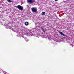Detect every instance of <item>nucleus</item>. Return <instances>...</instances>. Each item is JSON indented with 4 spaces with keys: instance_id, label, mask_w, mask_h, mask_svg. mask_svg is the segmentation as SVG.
Listing matches in <instances>:
<instances>
[{
    "instance_id": "1",
    "label": "nucleus",
    "mask_w": 74,
    "mask_h": 74,
    "mask_svg": "<svg viewBox=\"0 0 74 74\" xmlns=\"http://www.w3.org/2000/svg\"><path fill=\"white\" fill-rule=\"evenodd\" d=\"M31 9L32 10L33 12H37V9L36 8H31Z\"/></svg>"
},
{
    "instance_id": "2",
    "label": "nucleus",
    "mask_w": 74,
    "mask_h": 74,
    "mask_svg": "<svg viewBox=\"0 0 74 74\" xmlns=\"http://www.w3.org/2000/svg\"><path fill=\"white\" fill-rule=\"evenodd\" d=\"M16 7L18 8V9H19L20 10H23V7L20 5H18L17 6H16Z\"/></svg>"
},
{
    "instance_id": "3",
    "label": "nucleus",
    "mask_w": 74,
    "mask_h": 74,
    "mask_svg": "<svg viewBox=\"0 0 74 74\" xmlns=\"http://www.w3.org/2000/svg\"><path fill=\"white\" fill-rule=\"evenodd\" d=\"M27 2L28 3H33L35 2L34 0H27Z\"/></svg>"
},
{
    "instance_id": "4",
    "label": "nucleus",
    "mask_w": 74,
    "mask_h": 74,
    "mask_svg": "<svg viewBox=\"0 0 74 74\" xmlns=\"http://www.w3.org/2000/svg\"><path fill=\"white\" fill-rule=\"evenodd\" d=\"M45 38H48V39L49 41H51V40H52V37H49L48 35H46V36H45Z\"/></svg>"
},
{
    "instance_id": "5",
    "label": "nucleus",
    "mask_w": 74,
    "mask_h": 74,
    "mask_svg": "<svg viewBox=\"0 0 74 74\" xmlns=\"http://www.w3.org/2000/svg\"><path fill=\"white\" fill-rule=\"evenodd\" d=\"M16 34H18V35H17V36L18 37H19V36H20V37H23V35L21 34V33L19 32V33H17Z\"/></svg>"
},
{
    "instance_id": "6",
    "label": "nucleus",
    "mask_w": 74,
    "mask_h": 74,
    "mask_svg": "<svg viewBox=\"0 0 74 74\" xmlns=\"http://www.w3.org/2000/svg\"><path fill=\"white\" fill-rule=\"evenodd\" d=\"M6 28H7V29H12V27H10L9 25H6Z\"/></svg>"
},
{
    "instance_id": "7",
    "label": "nucleus",
    "mask_w": 74,
    "mask_h": 74,
    "mask_svg": "<svg viewBox=\"0 0 74 74\" xmlns=\"http://www.w3.org/2000/svg\"><path fill=\"white\" fill-rule=\"evenodd\" d=\"M59 33H60L61 35H62V36H65L64 34H63V33L62 32H59Z\"/></svg>"
},
{
    "instance_id": "8",
    "label": "nucleus",
    "mask_w": 74,
    "mask_h": 74,
    "mask_svg": "<svg viewBox=\"0 0 74 74\" xmlns=\"http://www.w3.org/2000/svg\"><path fill=\"white\" fill-rule=\"evenodd\" d=\"M42 30L44 33H45V32H46V29H44V28H42Z\"/></svg>"
},
{
    "instance_id": "9",
    "label": "nucleus",
    "mask_w": 74,
    "mask_h": 74,
    "mask_svg": "<svg viewBox=\"0 0 74 74\" xmlns=\"http://www.w3.org/2000/svg\"><path fill=\"white\" fill-rule=\"evenodd\" d=\"M25 24L26 26H27V25H29V23H28V22H26L25 23Z\"/></svg>"
},
{
    "instance_id": "10",
    "label": "nucleus",
    "mask_w": 74,
    "mask_h": 74,
    "mask_svg": "<svg viewBox=\"0 0 74 74\" xmlns=\"http://www.w3.org/2000/svg\"><path fill=\"white\" fill-rule=\"evenodd\" d=\"M25 39L26 41L27 42V41H29V39H27V38H25Z\"/></svg>"
},
{
    "instance_id": "11",
    "label": "nucleus",
    "mask_w": 74,
    "mask_h": 74,
    "mask_svg": "<svg viewBox=\"0 0 74 74\" xmlns=\"http://www.w3.org/2000/svg\"><path fill=\"white\" fill-rule=\"evenodd\" d=\"M45 12H42V15H45Z\"/></svg>"
},
{
    "instance_id": "12",
    "label": "nucleus",
    "mask_w": 74,
    "mask_h": 74,
    "mask_svg": "<svg viewBox=\"0 0 74 74\" xmlns=\"http://www.w3.org/2000/svg\"><path fill=\"white\" fill-rule=\"evenodd\" d=\"M9 2V3H10V2H12L11 1H10V0H7Z\"/></svg>"
},
{
    "instance_id": "13",
    "label": "nucleus",
    "mask_w": 74,
    "mask_h": 74,
    "mask_svg": "<svg viewBox=\"0 0 74 74\" xmlns=\"http://www.w3.org/2000/svg\"><path fill=\"white\" fill-rule=\"evenodd\" d=\"M55 1H58V0H54Z\"/></svg>"
},
{
    "instance_id": "14",
    "label": "nucleus",
    "mask_w": 74,
    "mask_h": 74,
    "mask_svg": "<svg viewBox=\"0 0 74 74\" xmlns=\"http://www.w3.org/2000/svg\"><path fill=\"white\" fill-rule=\"evenodd\" d=\"M4 25V26L5 25Z\"/></svg>"
},
{
    "instance_id": "15",
    "label": "nucleus",
    "mask_w": 74,
    "mask_h": 74,
    "mask_svg": "<svg viewBox=\"0 0 74 74\" xmlns=\"http://www.w3.org/2000/svg\"><path fill=\"white\" fill-rule=\"evenodd\" d=\"M37 37H38V36H37Z\"/></svg>"
},
{
    "instance_id": "16",
    "label": "nucleus",
    "mask_w": 74,
    "mask_h": 74,
    "mask_svg": "<svg viewBox=\"0 0 74 74\" xmlns=\"http://www.w3.org/2000/svg\"><path fill=\"white\" fill-rule=\"evenodd\" d=\"M6 73H5V74H6Z\"/></svg>"
}]
</instances>
